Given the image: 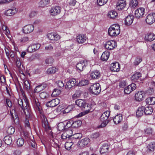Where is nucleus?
<instances>
[{
    "label": "nucleus",
    "mask_w": 155,
    "mask_h": 155,
    "mask_svg": "<svg viewBox=\"0 0 155 155\" xmlns=\"http://www.w3.org/2000/svg\"><path fill=\"white\" fill-rule=\"evenodd\" d=\"M57 129L59 131H62L63 130H65L66 128L63 122L59 123L58 125Z\"/></svg>",
    "instance_id": "nucleus-36"
},
{
    "label": "nucleus",
    "mask_w": 155,
    "mask_h": 155,
    "mask_svg": "<svg viewBox=\"0 0 155 155\" xmlns=\"http://www.w3.org/2000/svg\"><path fill=\"white\" fill-rule=\"evenodd\" d=\"M18 103L22 108L25 116H30V112L29 110V103L28 100L25 99H20L18 100Z\"/></svg>",
    "instance_id": "nucleus-2"
},
{
    "label": "nucleus",
    "mask_w": 155,
    "mask_h": 155,
    "mask_svg": "<svg viewBox=\"0 0 155 155\" xmlns=\"http://www.w3.org/2000/svg\"><path fill=\"white\" fill-rule=\"evenodd\" d=\"M24 87L26 90H28L30 88V84L29 81L28 80H25L24 82Z\"/></svg>",
    "instance_id": "nucleus-52"
},
{
    "label": "nucleus",
    "mask_w": 155,
    "mask_h": 155,
    "mask_svg": "<svg viewBox=\"0 0 155 155\" xmlns=\"http://www.w3.org/2000/svg\"><path fill=\"white\" fill-rule=\"evenodd\" d=\"M51 143L52 146H54L55 145L57 146V143L58 140L54 138L53 135L51 134Z\"/></svg>",
    "instance_id": "nucleus-40"
},
{
    "label": "nucleus",
    "mask_w": 155,
    "mask_h": 155,
    "mask_svg": "<svg viewBox=\"0 0 155 155\" xmlns=\"http://www.w3.org/2000/svg\"><path fill=\"white\" fill-rule=\"evenodd\" d=\"M45 85H40L37 86L34 90V91L35 92H39L41 91L45 87Z\"/></svg>",
    "instance_id": "nucleus-35"
},
{
    "label": "nucleus",
    "mask_w": 155,
    "mask_h": 155,
    "mask_svg": "<svg viewBox=\"0 0 155 155\" xmlns=\"http://www.w3.org/2000/svg\"><path fill=\"white\" fill-rule=\"evenodd\" d=\"M118 14L114 11H111L109 12L107 14V16L111 18L114 19L117 17Z\"/></svg>",
    "instance_id": "nucleus-30"
},
{
    "label": "nucleus",
    "mask_w": 155,
    "mask_h": 155,
    "mask_svg": "<svg viewBox=\"0 0 155 155\" xmlns=\"http://www.w3.org/2000/svg\"><path fill=\"white\" fill-rule=\"evenodd\" d=\"M146 41H151L155 39V35L152 33H150L146 35L145 36Z\"/></svg>",
    "instance_id": "nucleus-28"
},
{
    "label": "nucleus",
    "mask_w": 155,
    "mask_h": 155,
    "mask_svg": "<svg viewBox=\"0 0 155 155\" xmlns=\"http://www.w3.org/2000/svg\"><path fill=\"white\" fill-rule=\"evenodd\" d=\"M89 63L90 61L89 60H84L78 63L76 65V68L78 71H81L83 70L84 68Z\"/></svg>",
    "instance_id": "nucleus-6"
},
{
    "label": "nucleus",
    "mask_w": 155,
    "mask_h": 155,
    "mask_svg": "<svg viewBox=\"0 0 155 155\" xmlns=\"http://www.w3.org/2000/svg\"><path fill=\"white\" fill-rule=\"evenodd\" d=\"M61 8L59 6H56L52 8L50 10L51 14L53 15H55L60 13Z\"/></svg>",
    "instance_id": "nucleus-17"
},
{
    "label": "nucleus",
    "mask_w": 155,
    "mask_h": 155,
    "mask_svg": "<svg viewBox=\"0 0 155 155\" xmlns=\"http://www.w3.org/2000/svg\"><path fill=\"white\" fill-rule=\"evenodd\" d=\"M28 40L29 39L28 37H24L20 40V42L22 43L27 42Z\"/></svg>",
    "instance_id": "nucleus-64"
},
{
    "label": "nucleus",
    "mask_w": 155,
    "mask_h": 155,
    "mask_svg": "<svg viewBox=\"0 0 155 155\" xmlns=\"http://www.w3.org/2000/svg\"><path fill=\"white\" fill-rule=\"evenodd\" d=\"M101 74L98 70H95L92 72L91 74V76L93 79H97L100 77Z\"/></svg>",
    "instance_id": "nucleus-26"
},
{
    "label": "nucleus",
    "mask_w": 155,
    "mask_h": 155,
    "mask_svg": "<svg viewBox=\"0 0 155 155\" xmlns=\"http://www.w3.org/2000/svg\"><path fill=\"white\" fill-rule=\"evenodd\" d=\"M77 83L76 79L74 78H72L70 79L67 82L66 85L68 88H71L72 87L74 86Z\"/></svg>",
    "instance_id": "nucleus-20"
},
{
    "label": "nucleus",
    "mask_w": 155,
    "mask_h": 155,
    "mask_svg": "<svg viewBox=\"0 0 155 155\" xmlns=\"http://www.w3.org/2000/svg\"><path fill=\"white\" fill-rule=\"evenodd\" d=\"M60 101V100L58 98L54 99L47 102L46 106L49 107H55L59 104Z\"/></svg>",
    "instance_id": "nucleus-8"
},
{
    "label": "nucleus",
    "mask_w": 155,
    "mask_h": 155,
    "mask_svg": "<svg viewBox=\"0 0 155 155\" xmlns=\"http://www.w3.org/2000/svg\"><path fill=\"white\" fill-rule=\"evenodd\" d=\"M42 119V125L46 131L49 134L51 133V128L48 124L47 119L46 117H43Z\"/></svg>",
    "instance_id": "nucleus-5"
},
{
    "label": "nucleus",
    "mask_w": 155,
    "mask_h": 155,
    "mask_svg": "<svg viewBox=\"0 0 155 155\" xmlns=\"http://www.w3.org/2000/svg\"><path fill=\"white\" fill-rule=\"evenodd\" d=\"M108 117H101L100 120L102 122V123L100 125L98 126V128L104 127L106 126L109 122V120H108Z\"/></svg>",
    "instance_id": "nucleus-16"
},
{
    "label": "nucleus",
    "mask_w": 155,
    "mask_h": 155,
    "mask_svg": "<svg viewBox=\"0 0 155 155\" xmlns=\"http://www.w3.org/2000/svg\"><path fill=\"white\" fill-rule=\"evenodd\" d=\"M33 104L37 113H38L40 114H42V110L41 109L40 103H39L38 100L35 99L33 101Z\"/></svg>",
    "instance_id": "nucleus-11"
},
{
    "label": "nucleus",
    "mask_w": 155,
    "mask_h": 155,
    "mask_svg": "<svg viewBox=\"0 0 155 155\" xmlns=\"http://www.w3.org/2000/svg\"><path fill=\"white\" fill-rule=\"evenodd\" d=\"M126 5V2L124 0H120L117 4V8L119 10L123 9Z\"/></svg>",
    "instance_id": "nucleus-23"
},
{
    "label": "nucleus",
    "mask_w": 155,
    "mask_h": 155,
    "mask_svg": "<svg viewBox=\"0 0 155 155\" xmlns=\"http://www.w3.org/2000/svg\"><path fill=\"white\" fill-rule=\"evenodd\" d=\"M53 47L50 45L46 46L45 47V50L48 51H51L53 49Z\"/></svg>",
    "instance_id": "nucleus-62"
},
{
    "label": "nucleus",
    "mask_w": 155,
    "mask_h": 155,
    "mask_svg": "<svg viewBox=\"0 0 155 155\" xmlns=\"http://www.w3.org/2000/svg\"><path fill=\"white\" fill-rule=\"evenodd\" d=\"M17 12V11L16 8H14L12 9H9L7 10L5 12V15L8 16H11L14 15Z\"/></svg>",
    "instance_id": "nucleus-24"
},
{
    "label": "nucleus",
    "mask_w": 155,
    "mask_h": 155,
    "mask_svg": "<svg viewBox=\"0 0 155 155\" xmlns=\"http://www.w3.org/2000/svg\"><path fill=\"white\" fill-rule=\"evenodd\" d=\"M147 104L150 105H154L155 104V97H149L146 100Z\"/></svg>",
    "instance_id": "nucleus-33"
},
{
    "label": "nucleus",
    "mask_w": 155,
    "mask_h": 155,
    "mask_svg": "<svg viewBox=\"0 0 155 155\" xmlns=\"http://www.w3.org/2000/svg\"><path fill=\"white\" fill-rule=\"evenodd\" d=\"M5 53L6 54V56L8 58V59H10V57L9 56V53L10 51L9 50V48L8 47H5Z\"/></svg>",
    "instance_id": "nucleus-61"
},
{
    "label": "nucleus",
    "mask_w": 155,
    "mask_h": 155,
    "mask_svg": "<svg viewBox=\"0 0 155 155\" xmlns=\"http://www.w3.org/2000/svg\"><path fill=\"white\" fill-rule=\"evenodd\" d=\"M86 40V37L83 35H79L77 36V40L79 43H84Z\"/></svg>",
    "instance_id": "nucleus-29"
},
{
    "label": "nucleus",
    "mask_w": 155,
    "mask_h": 155,
    "mask_svg": "<svg viewBox=\"0 0 155 155\" xmlns=\"http://www.w3.org/2000/svg\"><path fill=\"white\" fill-rule=\"evenodd\" d=\"M145 9L143 8L137 9L135 12V15L136 18H139L142 17L144 14Z\"/></svg>",
    "instance_id": "nucleus-14"
},
{
    "label": "nucleus",
    "mask_w": 155,
    "mask_h": 155,
    "mask_svg": "<svg viewBox=\"0 0 155 155\" xmlns=\"http://www.w3.org/2000/svg\"><path fill=\"white\" fill-rule=\"evenodd\" d=\"M110 147V144L108 143H103L100 148L101 153L103 154L108 152Z\"/></svg>",
    "instance_id": "nucleus-13"
},
{
    "label": "nucleus",
    "mask_w": 155,
    "mask_h": 155,
    "mask_svg": "<svg viewBox=\"0 0 155 155\" xmlns=\"http://www.w3.org/2000/svg\"><path fill=\"white\" fill-rule=\"evenodd\" d=\"M73 144L72 142H66L65 144V149L68 150H70Z\"/></svg>",
    "instance_id": "nucleus-48"
},
{
    "label": "nucleus",
    "mask_w": 155,
    "mask_h": 155,
    "mask_svg": "<svg viewBox=\"0 0 155 155\" xmlns=\"http://www.w3.org/2000/svg\"><path fill=\"white\" fill-rule=\"evenodd\" d=\"M15 129L12 126L9 127L7 130V132L8 134H12L15 131Z\"/></svg>",
    "instance_id": "nucleus-47"
},
{
    "label": "nucleus",
    "mask_w": 155,
    "mask_h": 155,
    "mask_svg": "<svg viewBox=\"0 0 155 155\" xmlns=\"http://www.w3.org/2000/svg\"><path fill=\"white\" fill-rule=\"evenodd\" d=\"M50 2V0H42L39 2V5L41 7H44L48 5Z\"/></svg>",
    "instance_id": "nucleus-38"
},
{
    "label": "nucleus",
    "mask_w": 155,
    "mask_h": 155,
    "mask_svg": "<svg viewBox=\"0 0 155 155\" xmlns=\"http://www.w3.org/2000/svg\"><path fill=\"white\" fill-rule=\"evenodd\" d=\"M90 142L89 138L85 137L81 140L79 142V145L81 147H84L87 145Z\"/></svg>",
    "instance_id": "nucleus-22"
},
{
    "label": "nucleus",
    "mask_w": 155,
    "mask_h": 155,
    "mask_svg": "<svg viewBox=\"0 0 155 155\" xmlns=\"http://www.w3.org/2000/svg\"><path fill=\"white\" fill-rule=\"evenodd\" d=\"M4 141L6 144L8 145H10L12 143V140L10 136H8L4 137Z\"/></svg>",
    "instance_id": "nucleus-31"
},
{
    "label": "nucleus",
    "mask_w": 155,
    "mask_h": 155,
    "mask_svg": "<svg viewBox=\"0 0 155 155\" xmlns=\"http://www.w3.org/2000/svg\"><path fill=\"white\" fill-rule=\"evenodd\" d=\"M108 0H97L98 4L100 6L103 5L107 2Z\"/></svg>",
    "instance_id": "nucleus-54"
},
{
    "label": "nucleus",
    "mask_w": 155,
    "mask_h": 155,
    "mask_svg": "<svg viewBox=\"0 0 155 155\" xmlns=\"http://www.w3.org/2000/svg\"><path fill=\"white\" fill-rule=\"evenodd\" d=\"M134 16L132 15H129L127 16L125 20V24L127 25H130L133 23Z\"/></svg>",
    "instance_id": "nucleus-21"
},
{
    "label": "nucleus",
    "mask_w": 155,
    "mask_h": 155,
    "mask_svg": "<svg viewBox=\"0 0 155 155\" xmlns=\"http://www.w3.org/2000/svg\"><path fill=\"white\" fill-rule=\"evenodd\" d=\"M146 21L148 24L151 25L155 21V13L149 14L147 16Z\"/></svg>",
    "instance_id": "nucleus-9"
},
{
    "label": "nucleus",
    "mask_w": 155,
    "mask_h": 155,
    "mask_svg": "<svg viewBox=\"0 0 155 155\" xmlns=\"http://www.w3.org/2000/svg\"><path fill=\"white\" fill-rule=\"evenodd\" d=\"M144 114L145 115H149L152 113V109L150 107V109L149 107H146L144 109Z\"/></svg>",
    "instance_id": "nucleus-46"
},
{
    "label": "nucleus",
    "mask_w": 155,
    "mask_h": 155,
    "mask_svg": "<svg viewBox=\"0 0 155 155\" xmlns=\"http://www.w3.org/2000/svg\"><path fill=\"white\" fill-rule=\"evenodd\" d=\"M148 150L150 151H153L155 150V143L151 142L150 143L148 146Z\"/></svg>",
    "instance_id": "nucleus-39"
},
{
    "label": "nucleus",
    "mask_w": 155,
    "mask_h": 155,
    "mask_svg": "<svg viewBox=\"0 0 155 155\" xmlns=\"http://www.w3.org/2000/svg\"><path fill=\"white\" fill-rule=\"evenodd\" d=\"M57 85L60 87H62L64 86V84L61 81H58L57 82Z\"/></svg>",
    "instance_id": "nucleus-63"
},
{
    "label": "nucleus",
    "mask_w": 155,
    "mask_h": 155,
    "mask_svg": "<svg viewBox=\"0 0 155 155\" xmlns=\"http://www.w3.org/2000/svg\"><path fill=\"white\" fill-rule=\"evenodd\" d=\"M48 38L51 40L57 41L60 38V36L57 34L54 33H50L47 35Z\"/></svg>",
    "instance_id": "nucleus-19"
},
{
    "label": "nucleus",
    "mask_w": 155,
    "mask_h": 155,
    "mask_svg": "<svg viewBox=\"0 0 155 155\" xmlns=\"http://www.w3.org/2000/svg\"><path fill=\"white\" fill-rule=\"evenodd\" d=\"M58 69L55 67H52L49 68L47 71V72L48 74H53L57 71Z\"/></svg>",
    "instance_id": "nucleus-41"
},
{
    "label": "nucleus",
    "mask_w": 155,
    "mask_h": 155,
    "mask_svg": "<svg viewBox=\"0 0 155 155\" xmlns=\"http://www.w3.org/2000/svg\"><path fill=\"white\" fill-rule=\"evenodd\" d=\"M34 29V26L32 25H28L24 26L22 31L25 34H28L32 32Z\"/></svg>",
    "instance_id": "nucleus-12"
},
{
    "label": "nucleus",
    "mask_w": 155,
    "mask_h": 155,
    "mask_svg": "<svg viewBox=\"0 0 155 155\" xmlns=\"http://www.w3.org/2000/svg\"><path fill=\"white\" fill-rule=\"evenodd\" d=\"M136 85L135 84L132 83L125 87L124 89V92L126 94H129L135 89Z\"/></svg>",
    "instance_id": "nucleus-10"
},
{
    "label": "nucleus",
    "mask_w": 155,
    "mask_h": 155,
    "mask_svg": "<svg viewBox=\"0 0 155 155\" xmlns=\"http://www.w3.org/2000/svg\"><path fill=\"white\" fill-rule=\"evenodd\" d=\"M141 74L140 72L135 73L132 76L131 80L133 81H136L141 77Z\"/></svg>",
    "instance_id": "nucleus-32"
},
{
    "label": "nucleus",
    "mask_w": 155,
    "mask_h": 155,
    "mask_svg": "<svg viewBox=\"0 0 155 155\" xmlns=\"http://www.w3.org/2000/svg\"><path fill=\"white\" fill-rule=\"evenodd\" d=\"M100 84L98 83L94 84L89 88L90 92L93 94H98L101 92Z\"/></svg>",
    "instance_id": "nucleus-4"
},
{
    "label": "nucleus",
    "mask_w": 155,
    "mask_h": 155,
    "mask_svg": "<svg viewBox=\"0 0 155 155\" xmlns=\"http://www.w3.org/2000/svg\"><path fill=\"white\" fill-rule=\"evenodd\" d=\"M48 95V94L45 92H43L40 94L39 96L42 99L46 98Z\"/></svg>",
    "instance_id": "nucleus-57"
},
{
    "label": "nucleus",
    "mask_w": 155,
    "mask_h": 155,
    "mask_svg": "<svg viewBox=\"0 0 155 155\" xmlns=\"http://www.w3.org/2000/svg\"><path fill=\"white\" fill-rule=\"evenodd\" d=\"M82 137V134H81L80 133H77L76 134H75L74 135L72 134L71 138H73L74 139H79L81 138Z\"/></svg>",
    "instance_id": "nucleus-50"
},
{
    "label": "nucleus",
    "mask_w": 155,
    "mask_h": 155,
    "mask_svg": "<svg viewBox=\"0 0 155 155\" xmlns=\"http://www.w3.org/2000/svg\"><path fill=\"white\" fill-rule=\"evenodd\" d=\"M106 49L111 50L116 47V42L114 41L111 40L107 41L104 44Z\"/></svg>",
    "instance_id": "nucleus-7"
},
{
    "label": "nucleus",
    "mask_w": 155,
    "mask_h": 155,
    "mask_svg": "<svg viewBox=\"0 0 155 155\" xmlns=\"http://www.w3.org/2000/svg\"><path fill=\"white\" fill-rule=\"evenodd\" d=\"M82 122L81 120H77L73 122L71 124L72 127L74 128H77L81 125Z\"/></svg>",
    "instance_id": "nucleus-37"
},
{
    "label": "nucleus",
    "mask_w": 155,
    "mask_h": 155,
    "mask_svg": "<svg viewBox=\"0 0 155 155\" xmlns=\"http://www.w3.org/2000/svg\"><path fill=\"white\" fill-rule=\"evenodd\" d=\"M120 32L119 25L115 24L111 25L108 29V33L111 36H116L118 35Z\"/></svg>",
    "instance_id": "nucleus-3"
},
{
    "label": "nucleus",
    "mask_w": 155,
    "mask_h": 155,
    "mask_svg": "<svg viewBox=\"0 0 155 155\" xmlns=\"http://www.w3.org/2000/svg\"><path fill=\"white\" fill-rule=\"evenodd\" d=\"M81 95L80 92L79 91H76L72 96V98L73 99H75L79 97Z\"/></svg>",
    "instance_id": "nucleus-49"
},
{
    "label": "nucleus",
    "mask_w": 155,
    "mask_h": 155,
    "mask_svg": "<svg viewBox=\"0 0 155 155\" xmlns=\"http://www.w3.org/2000/svg\"><path fill=\"white\" fill-rule=\"evenodd\" d=\"M75 103L76 105L82 109H88L87 110L81 112L75 116H83L89 113L90 107L88 108L89 104L86 103L85 100L81 99L77 100L75 101Z\"/></svg>",
    "instance_id": "nucleus-1"
},
{
    "label": "nucleus",
    "mask_w": 155,
    "mask_h": 155,
    "mask_svg": "<svg viewBox=\"0 0 155 155\" xmlns=\"http://www.w3.org/2000/svg\"><path fill=\"white\" fill-rule=\"evenodd\" d=\"M25 141L22 138H20L18 139L17 141V144L18 147H21L24 144Z\"/></svg>",
    "instance_id": "nucleus-42"
},
{
    "label": "nucleus",
    "mask_w": 155,
    "mask_h": 155,
    "mask_svg": "<svg viewBox=\"0 0 155 155\" xmlns=\"http://www.w3.org/2000/svg\"><path fill=\"white\" fill-rule=\"evenodd\" d=\"M31 45L35 51L38 50L41 46V45L39 43L33 44Z\"/></svg>",
    "instance_id": "nucleus-53"
},
{
    "label": "nucleus",
    "mask_w": 155,
    "mask_h": 155,
    "mask_svg": "<svg viewBox=\"0 0 155 155\" xmlns=\"http://www.w3.org/2000/svg\"><path fill=\"white\" fill-rule=\"evenodd\" d=\"M100 134L99 133H93L91 135V137L93 139H95L99 137Z\"/></svg>",
    "instance_id": "nucleus-59"
},
{
    "label": "nucleus",
    "mask_w": 155,
    "mask_h": 155,
    "mask_svg": "<svg viewBox=\"0 0 155 155\" xmlns=\"http://www.w3.org/2000/svg\"><path fill=\"white\" fill-rule=\"evenodd\" d=\"M110 52L106 51L104 52L102 54L101 57V59L104 61H107L109 58L110 56Z\"/></svg>",
    "instance_id": "nucleus-25"
},
{
    "label": "nucleus",
    "mask_w": 155,
    "mask_h": 155,
    "mask_svg": "<svg viewBox=\"0 0 155 155\" xmlns=\"http://www.w3.org/2000/svg\"><path fill=\"white\" fill-rule=\"evenodd\" d=\"M144 109V107L143 106L138 107L136 112L137 116H142L145 115Z\"/></svg>",
    "instance_id": "nucleus-27"
},
{
    "label": "nucleus",
    "mask_w": 155,
    "mask_h": 155,
    "mask_svg": "<svg viewBox=\"0 0 155 155\" xmlns=\"http://www.w3.org/2000/svg\"><path fill=\"white\" fill-rule=\"evenodd\" d=\"M65 133L67 134L68 137L71 138V136L72 135L73 132L70 128H69L66 131L64 132Z\"/></svg>",
    "instance_id": "nucleus-55"
},
{
    "label": "nucleus",
    "mask_w": 155,
    "mask_h": 155,
    "mask_svg": "<svg viewBox=\"0 0 155 155\" xmlns=\"http://www.w3.org/2000/svg\"><path fill=\"white\" fill-rule=\"evenodd\" d=\"M138 2L137 0H131L130 1V6L135 8L137 6Z\"/></svg>",
    "instance_id": "nucleus-45"
},
{
    "label": "nucleus",
    "mask_w": 155,
    "mask_h": 155,
    "mask_svg": "<svg viewBox=\"0 0 155 155\" xmlns=\"http://www.w3.org/2000/svg\"><path fill=\"white\" fill-rule=\"evenodd\" d=\"M61 93V91L60 90L55 89L53 91L52 94V95L53 96H56L59 95Z\"/></svg>",
    "instance_id": "nucleus-51"
},
{
    "label": "nucleus",
    "mask_w": 155,
    "mask_h": 155,
    "mask_svg": "<svg viewBox=\"0 0 155 155\" xmlns=\"http://www.w3.org/2000/svg\"><path fill=\"white\" fill-rule=\"evenodd\" d=\"M142 61V59L140 58H137L134 62V64L135 65H138Z\"/></svg>",
    "instance_id": "nucleus-60"
},
{
    "label": "nucleus",
    "mask_w": 155,
    "mask_h": 155,
    "mask_svg": "<svg viewBox=\"0 0 155 155\" xmlns=\"http://www.w3.org/2000/svg\"><path fill=\"white\" fill-rule=\"evenodd\" d=\"M123 119V117H114L113 121L115 124L120 123Z\"/></svg>",
    "instance_id": "nucleus-44"
},
{
    "label": "nucleus",
    "mask_w": 155,
    "mask_h": 155,
    "mask_svg": "<svg viewBox=\"0 0 155 155\" xmlns=\"http://www.w3.org/2000/svg\"><path fill=\"white\" fill-rule=\"evenodd\" d=\"M74 108V106L73 105H69L65 108L62 111L63 113L66 114L69 113Z\"/></svg>",
    "instance_id": "nucleus-34"
},
{
    "label": "nucleus",
    "mask_w": 155,
    "mask_h": 155,
    "mask_svg": "<svg viewBox=\"0 0 155 155\" xmlns=\"http://www.w3.org/2000/svg\"><path fill=\"white\" fill-rule=\"evenodd\" d=\"M110 69L113 71H118L120 70V64L118 62L113 63L110 64Z\"/></svg>",
    "instance_id": "nucleus-18"
},
{
    "label": "nucleus",
    "mask_w": 155,
    "mask_h": 155,
    "mask_svg": "<svg viewBox=\"0 0 155 155\" xmlns=\"http://www.w3.org/2000/svg\"><path fill=\"white\" fill-rule=\"evenodd\" d=\"M54 61V59L51 57H50L46 60V63L48 64H51Z\"/></svg>",
    "instance_id": "nucleus-58"
},
{
    "label": "nucleus",
    "mask_w": 155,
    "mask_h": 155,
    "mask_svg": "<svg viewBox=\"0 0 155 155\" xmlns=\"http://www.w3.org/2000/svg\"><path fill=\"white\" fill-rule=\"evenodd\" d=\"M89 83V81L87 80H83L79 81L78 84V85L80 86H81L87 84Z\"/></svg>",
    "instance_id": "nucleus-43"
},
{
    "label": "nucleus",
    "mask_w": 155,
    "mask_h": 155,
    "mask_svg": "<svg viewBox=\"0 0 155 155\" xmlns=\"http://www.w3.org/2000/svg\"><path fill=\"white\" fill-rule=\"evenodd\" d=\"M145 93L142 91L138 92L135 95L136 100L138 101H141L144 98Z\"/></svg>",
    "instance_id": "nucleus-15"
},
{
    "label": "nucleus",
    "mask_w": 155,
    "mask_h": 155,
    "mask_svg": "<svg viewBox=\"0 0 155 155\" xmlns=\"http://www.w3.org/2000/svg\"><path fill=\"white\" fill-rule=\"evenodd\" d=\"M12 120L16 125H19V120L18 117H12Z\"/></svg>",
    "instance_id": "nucleus-56"
}]
</instances>
